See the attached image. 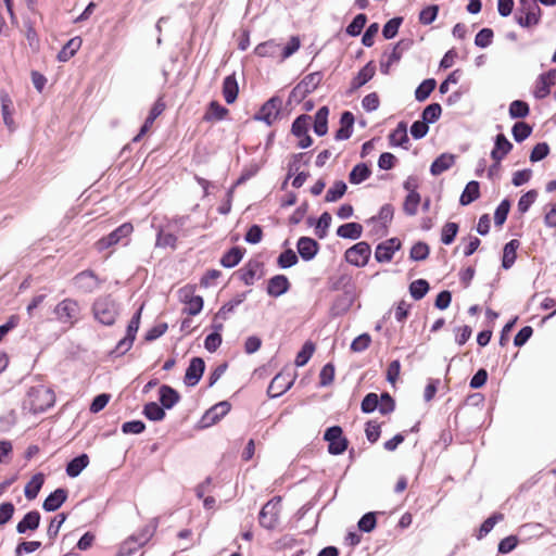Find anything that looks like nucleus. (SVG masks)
<instances>
[{
	"label": "nucleus",
	"mask_w": 556,
	"mask_h": 556,
	"mask_svg": "<svg viewBox=\"0 0 556 556\" xmlns=\"http://www.w3.org/2000/svg\"><path fill=\"white\" fill-rule=\"evenodd\" d=\"M54 402V392L43 384H38L29 388L24 400V408L29 409L33 414H40L52 407Z\"/></svg>",
	"instance_id": "nucleus-1"
},
{
	"label": "nucleus",
	"mask_w": 556,
	"mask_h": 556,
	"mask_svg": "<svg viewBox=\"0 0 556 556\" xmlns=\"http://www.w3.org/2000/svg\"><path fill=\"white\" fill-rule=\"evenodd\" d=\"M92 315L103 326H113L119 315L118 302L111 295L98 296L91 307Z\"/></svg>",
	"instance_id": "nucleus-2"
},
{
	"label": "nucleus",
	"mask_w": 556,
	"mask_h": 556,
	"mask_svg": "<svg viewBox=\"0 0 556 556\" xmlns=\"http://www.w3.org/2000/svg\"><path fill=\"white\" fill-rule=\"evenodd\" d=\"M542 10L536 0H519L515 13V21L523 28L535 26L540 23Z\"/></svg>",
	"instance_id": "nucleus-3"
},
{
	"label": "nucleus",
	"mask_w": 556,
	"mask_h": 556,
	"mask_svg": "<svg viewBox=\"0 0 556 556\" xmlns=\"http://www.w3.org/2000/svg\"><path fill=\"white\" fill-rule=\"evenodd\" d=\"M281 511V496H274L263 505L258 514L260 526L266 530H274L279 522Z\"/></svg>",
	"instance_id": "nucleus-4"
},
{
	"label": "nucleus",
	"mask_w": 556,
	"mask_h": 556,
	"mask_svg": "<svg viewBox=\"0 0 556 556\" xmlns=\"http://www.w3.org/2000/svg\"><path fill=\"white\" fill-rule=\"evenodd\" d=\"M132 231V225L130 223H124L117 228H115L113 231H111L109 235L100 238L96 242V249L99 252H102L118 243H123L124 245H126L128 242V237L131 235Z\"/></svg>",
	"instance_id": "nucleus-5"
},
{
	"label": "nucleus",
	"mask_w": 556,
	"mask_h": 556,
	"mask_svg": "<svg viewBox=\"0 0 556 556\" xmlns=\"http://www.w3.org/2000/svg\"><path fill=\"white\" fill-rule=\"evenodd\" d=\"M414 45V40L412 38H403L397 41L390 53L384 52L382 54V60L380 61V72L383 75H389L390 68L393 64L400 62L403 56V53L408 51Z\"/></svg>",
	"instance_id": "nucleus-6"
},
{
	"label": "nucleus",
	"mask_w": 556,
	"mask_h": 556,
	"mask_svg": "<svg viewBox=\"0 0 556 556\" xmlns=\"http://www.w3.org/2000/svg\"><path fill=\"white\" fill-rule=\"evenodd\" d=\"M323 73L314 72L306 75L290 92L289 102H301L307 94L312 93L321 83Z\"/></svg>",
	"instance_id": "nucleus-7"
},
{
	"label": "nucleus",
	"mask_w": 556,
	"mask_h": 556,
	"mask_svg": "<svg viewBox=\"0 0 556 556\" xmlns=\"http://www.w3.org/2000/svg\"><path fill=\"white\" fill-rule=\"evenodd\" d=\"M53 313L60 323L73 326L78 320L80 306L76 300L67 298L54 307Z\"/></svg>",
	"instance_id": "nucleus-8"
},
{
	"label": "nucleus",
	"mask_w": 556,
	"mask_h": 556,
	"mask_svg": "<svg viewBox=\"0 0 556 556\" xmlns=\"http://www.w3.org/2000/svg\"><path fill=\"white\" fill-rule=\"evenodd\" d=\"M324 440L328 442V452L331 455H341L348 450L349 441L343 435V430L340 426L327 428L324 433Z\"/></svg>",
	"instance_id": "nucleus-9"
},
{
	"label": "nucleus",
	"mask_w": 556,
	"mask_h": 556,
	"mask_svg": "<svg viewBox=\"0 0 556 556\" xmlns=\"http://www.w3.org/2000/svg\"><path fill=\"white\" fill-rule=\"evenodd\" d=\"M370 255V244L366 241H359L345 251L344 258L349 264L355 267H364L367 265Z\"/></svg>",
	"instance_id": "nucleus-10"
},
{
	"label": "nucleus",
	"mask_w": 556,
	"mask_h": 556,
	"mask_svg": "<svg viewBox=\"0 0 556 556\" xmlns=\"http://www.w3.org/2000/svg\"><path fill=\"white\" fill-rule=\"evenodd\" d=\"M282 99L279 96L269 98L254 115L255 121L264 122L267 126H271L275 119L280 115Z\"/></svg>",
	"instance_id": "nucleus-11"
},
{
	"label": "nucleus",
	"mask_w": 556,
	"mask_h": 556,
	"mask_svg": "<svg viewBox=\"0 0 556 556\" xmlns=\"http://www.w3.org/2000/svg\"><path fill=\"white\" fill-rule=\"evenodd\" d=\"M235 275L247 286H252L256 279L264 276V264L258 260H250Z\"/></svg>",
	"instance_id": "nucleus-12"
},
{
	"label": "nucleus",
	"mask_w": 556,
	"mask_h": 556,
	"mask_svg": "<svg viewBox=\"0 0 556 556\" xmlns=\"http://www.w3.org/2000/svg\"><path fill=\"white\" fill-rule=\"evenodd\" d=\"M181 301L186 304L184 312L188 315L195 316L200 314L203 308V298L201 295H194V287L186 286L179 291Z\"/></svg>",
	"instance_id": "nucleus-13"
},
{
	"label": "nucleus",
	"mask_w": 556,
	"mask_h": 556,
	"mask_svg": "<svg viewBox=\"0 0 556 556\" xmlns=\"http://www.w3.org/2000/svg\"><path fill=\"white\" fill-rule=\"evenodd\" d=\"M294 383V376L290 372L281 371L277 374L267 388V394L271 399L279 397L286 393Z\"/></svg>",
	"instance_id": "nucleus-14"
},
{
	"label": "nucleus",
	"mask_w": 556,
	"mask_h": 556,
	"mask_svg": "<svg viewBox=\"0 0 556 556\" xmlns=\"http://www.w3.org/2000/svg\"><path fill=\"white\" fill-rule=\"evenodd\" d=\"M376 74V65L374 61H369L366 63L357 74L352 78L350 83V87L346 90L345 94L351 97L354 94L356 90L366 85L369 80L374 78Z\"/></svg>",
	"instance_id": "nucleus-15"
},
{
	"label": "nucleus",
	"mask_w": 556,
	"mask_h": 556,
	"mask_svg": "<svg viewBox=\"0 0 556 556\" xmlns=\"http://www.w3.org/2000/svg\"><path fill=\"white\" fill-rule=\"evenodd\" d=\"M402 248V242L399 238H390L380 242L375 250V258L378 263H389L392 261L396 251Z\"/></svg>",
	"instance_id": "nucleus-16"
},
{
	"label": "nucleus",
	"mask_w": 556,
	"mask_h": 556,
	"mask_svg": "<svg viewBox=\"0 0 556 556\" xmlns=\"http://www.w3.org/2000/svg\"><path fill=\"white\" fill-rule=\"evenodd\" d=\"M354 288L345 289V291L336 296L330 307L331 316L339 317L349 312L355 301Z\"/></svg>",
	"instance_id": "nucleus-17"
},
{
	"label": "nucleus",
	"mask_w": 556,
	"mask_h": 556,
	"mask_svg": "<svg viewBox=\"0 0 556 556\" xmlns=\"http://www.w3.org/2000/svg\"><path fill=\"white\" fill-rule=\"evenodd\" d=\"M205 370V362L202 357H192L186 369L184 382L188 387H194L201 380Z\"/></svg>",
	"instance_id": "nucleus-18"
},
{
	"label": "nucleus",
	"mask_w": 556,
	"mask_h": 556,
	"mask_svg": "<svg viewBox=\"0 0 556 556\" xmlns=\"http://www.w3.org/2000/svg\"><path fill=\"white\" fill-rule=\"evenodd\" d=\"M73 280L75 287L85 293H91L100 286L98 276L90 269L78 273Z\"/></svg>",
	"instance_id": "nucleus-19"
},
{
	"label": "nucleus",
	"mask_w": 556,
	"mask_h": 556,
	"mask_svg": "<svg viewBox=\"0 0 556 556\" xmlns=\"http://www.w3.org/2000/svg\"><path fill=\"white\" fill-rule=\"evenodd\" d=\"M231 408L228 401H222L205 412L202 416L201 422L203 427H210L218 422L224 416H226Z\"/></svg>",
	"instance_id": "nucleus-20"
},
{
	"label": "nucleus",
	"mask_w": 556,
	"mask_h": 556,
	"mask_svg": "<svg viewBox=\"0 0 556 556\" xmlns=\"http://www.w3.org/2000/svg\"><path fill=\"white\" fill-rule=\"evenodd\" d=\"M290 281L285 275H275L267 281L266 292L271 298H279L290 290Z\"/></svg>",
	"instance_id": "nucleus-21"
},
{
	"label": "nucleus",
	"mask_w": 556,
	"mask_h": 556,
	"mask_svg": "<svg viewBox=\"0 0 556 556\" xmlns=\"http://www.w3.org/2000/svg\"><path fill=\"white\" fill-rule=\"evenodd\" d=\"M296 250L305 262L312 261L319 251V243L311 237H300L296 242Z\"/></svg>",
	"instance_id": "nucleus-22"
},
{
	"label": "nucleus",
	"mask_w": 556,
	"mask_h": 556,
	"mask_svg": "<svg viewBox=\"0 0 556 556\" xmlns=\"http://www.w3.org/2000/svg\"><path fill=\"white\" fill-rule=\"evenodd\" d=\"M514 146L504 134H497L494 138V147L491 151V159L501 162L511 150Z\"/></svg>",
	"instance_id": "nucleus-23"
},
{
	"label": "nucleus",
	"mask_w": 556,
	"mask_h": 556,
	"mask_svg": "<svg viewBox=\"0 0 556 556\" xmlns=\"http://www.w3.org/2000/svg\"><path fill=\"white\" fill-rule=\"evenodd\" d=\"M68 491L64 488H59L51 492L43 501V510L51 513L58 510L67 500Z\"/></svg>",
	"instance_id": "nucleus-24"
},
{
	"label": "nucleus",
	"mask_w": 556,
	"mask_h": 556,
	"mask_svg": "<svg viewBox=\"0 0 556 556\" xmlns=\"http://www.w3.org/2000/svg\"><path fill=\"white\" fill-rule=\"evenodd\" d=\"M41 515L38 510H30L16 525V532L25 534L27 531H35L39 528Z\"/></svg>",
	"instance_id": "nucleus-25"
},
{
	"label": "nucleus",
	"mask_w": 556,
	"mask_h": 556,
	"mask_svg": "<svg viewBox=\"0 0 556 556\" xmlns=\"http://www.w3.org/2000/svg\"><path fill=\"white\" fill-rule=\"evenodd\" d=\"M355 117L352 112L344 111L340 116V128L334 134L336 140H348L353 134Z\"/></svg>",
	"instance_id": "nucleus-26"
},
{
	"label": "nucleus",
	"mask_w": 556,
	"mask_h": 556,
	"mask_svg": "<svg viewBox=\"0 0 556 556\" xmlns=\"http://www.w3.org/2000/svg\"><path fill=\"white\" fill-rule=\"evenodd\" d=\"M159 400L165 409H172L180 401V394L173 387L163 384L159 389Z\"/></svg>",
	"instance_id": "nucleus-27"
},
{
	"label": "nucleus",
	"mask_w": 556,
	"mask_h": 556,
	"mask_svg": "<svg viewBox=\"0 0 556 556\" xmlns=\"http://www.w3.org/2000/svg\"><path fill=\"white\" fill-rule=\"evenodd\" d=\"M389 141L392 147H401L405 150L408 149L409 138L407 135V124L400 122L396 128L390 132Z\"/></svg>",
	"instance_id": "nucleus-28"
},
{
	"label": "nucleus",
	"mask_w": 556,
	"mask_h": 556,
	"mask_svg": "<svg viewBox=\"0 0 556 556\" xmlns=\"http://www.w3.org/2000/svg\"><path fill=\"white\" fill-rule=\"evenodd\" d=\"M251 292V290L244 291L242 293L236 294L230 301L225 303L218 312L215 314V320H226L228 314L232 313L237 306L243 303L247 299V295Z\"/></svg>",
	"instance_id": "nucleus-29"
},
{
	"label": "nucleus",
	"mask_w": 556,
	"mask_h": 556,
	"mask_svg": "<svg viewBox=\"0 0 556 556\" xmlns=\"http://www.w3.org/2000/svg\"><path fill=\"white\" fill-rule=\"evenodd\" d=\"M455 164V155L451 153H442L439 155L430 166V173L433 176H439L445 170L450 169Z\"/></svg>",
	"instance_id": "nucleus-30"
},
{
	"label": "nucleus",
	"mask_w": 556,
	"mask_h": 556,
	"mask_svg": "<svg viewBox=\"0 0 556 556\" xmlns=\"http://www.w3.org/2000/svg\"><path fill=\"white\" fill-rule=\"evenodd\" d=\"M328 116H329V108L324 105L317 110L314 115V132L323 137L328 132Z\"/></svg>",
	"instance_id": "nucleus-31"
},
{
	"label": "nucleus",
	"mask_w": 556,
	"mask_h": 556,
	"mask_svg": "<svg viewBox=\"0 0 556 556\" xmlns=\"http://www.w3.org/2000/svg\"><path fill=\"white\" fill-rule=\"evenodd\" d=\"M519 247L520 242L517 239H511L504 245L502 258V267L504 269L507 270L513 267L517 258V250Z\"/></svg>",
	"instance_id": "nucleus-32"
},
{
	"label": "nucleus",
	"mask_w": 556,
	"mask_h": 556,
	"mask_svg": "<svg viewBox=\"0 0 556 556\" xmlns=\"http://www.w3.org/2000/svg\"><path fill=\"white\" fill-rule=\"evenodd\" d=\"M244 252L245 250L243 248H240L238 245L232 247L223 254V256L219 260V263L225 268H232L241 262Z\"/></svg>",
	"instance_id": "nucleus-33"
},
{
	"label": "nucleus",
	"mask_w": 556,
	"mask_h": 556,
	"mask_svg": "<svg viewBox=\"0 0 556 556\" xmlns=\"http://www.w3.org/2000/svg\"><path fill=\"white\" fill-rule=\"evenodd\" d=\"M89 465V456L85 453L72 458L65 468L66 475L71 478L78 477Z\"/></svg>",
	"instance_id": "nucleus-34"
},
{
	"label": "nucleus",
	"mask_w": 556,
	"mask_h": 556,
	"mask_svg": "<svg viewBox=\"0 0 556 556\" xmlns=\"http://www.w3.org/2000/svg\"><path fill=\"white\" fill-rule=\"evenodd\" d=\"M239 93V86L235 74L228 75L223 81V96L228 104L233 103Z\"/></svg>",
	"instance_id": "nucleus-35"
},
{
	"label": "nucleus",
	"mask_w": 556,
	"mask_h": 556,
	"mask_svg": "<svg viewBox=\"0 0 556 556\" xmlns=\"http://www.w3.org/2000/svg\"><path fill=\"white\" fill-rule=\"evenodd\" d=\"M157 527L159 518H152L148 525H146L137 534L131 535V538L137 542L138 546H143L152 539Z\"/></svg>",
	"instance_id": "nucleus-36"
},
{
	"label": "nucleus",
	"mask_w": 556,
	"mask_h": 556,
	"mask_svg": "<svg viewBox=\"0 0 556 556\" xmlns=\"http://www.w3.org/2000/svg\"><path fill=\"white\" fill-rule=\"evenodd\" d=\"M362 235L363 226L355 222L343 224L337 229V236L343 239L357 240Z\"/></svg>",
	"instance_id": "nucleus-37"
},
{
	"label": "nucleus",
	"mask_w": 556,
	"mask_h": 556,
	"mask_svg": "<svg viewBox=\"0 0 556 556\" xmlns=\"http://www.w3.org/2000/svg\"><path fill=\"white\" fill-rule=\"evenodd\" d=\"M81 38L80 37H74L70 39L61 49V51L58 53L56 59L59 62H67L71 58H73L76 52L81 47Z\"/></svg>",
	"instance_id": "nucleus-38"
},
{
	"label": "nucleus",
	"mask_w": 556,
	"mask_h": 556,
	"mask_svg": "<svg viewBox=\"0 0 556 556\" xmlns=\"http://www.w3.org/2000/svg\"><path fill=\"white\" fill-rule=\"evenodd\" d=\"M480 197V184L477 180L469 181L463 190L459 203L463 206L469 205Z\"/></svg>",
	"instance_id": "nucleus-39"
},
{
	"label": "nucleus",
	"mask_w": 556,
	"mask_h": 556,
	"mask_svg": "<svg viewBox=\"0 0 556 556\" xmlns=\"http://www.w3.org/2000/svg\"><path fill=\"white\" fill-rule=\"evenodd\" d=\"M45 483V475L42 472H38L31 477V479L26 483L24 489L25 497L29 501L35 500L40 492L42 485Z\"/></svg>",
	"instance_id": "nucleus-40"
},
{
	"label": "nucleus",
	"mask_w": 556,
	"mask_h": 556,
	"mask_svg": "<svg viewBox=\"0 0 556 556\" xmlns=\"http://www.w3.org/2000/svg\"><path fill=\"white\" fill-rule=\"evenodd\" d=\"M371 175V169L366 163L356 164L349 174V181L352 185H359Z\"/></svg>",
	"instance_id": "nucleus-41"
},
{
	"label": "nucleus",
	"mask_w": 556,
	"mask_h": 556,
	"mask_svg": "<svg viewBox=\"0 0 556 556\" xmlns=\"http://www.w3.org/2000/svg\"><path fill=\"white\" fill-rule=\"evenodd\" d=\"M327 286L330 291L343 290V292L345 291V289L354 288L352 283V277L348 274L329 277Z\"/></svg>",
	"instance_id": "nucleus-42"
},
{
	"label": "nucleus",
	"mask_w": 556,
	"mask_h": 556,
	"mask_svg": "<svg viewBox=\"0 0 556 556\" xmlns=\"http://www.w3.org/2000/svg\"><path fill=\"white\" fill-rule=\"evenodd\" d=\"M280 51V45L275 40H268L257 45L254 49L255 55L260 58H275Z\"/></svg>",
	"instance_id": "nucleus-43"
},
{
	"label": "nucleus",
	"mask_w": 556,
	"mask_h": 556,
	"mask_svg": "<svg viewBox=\"0 0 556 556\" xmlns=\"http://www.w3.org/2000/svg\"><path fill=\"white\" fill-rule=\"evenodd\" d=\"M143 416L151 421H161L165 418V408L156 402H149L143 406Z\"/></svg>",
	"instance_id": "nucleus-44"
},
{
	"label": "nucleus",
	"mask_w": 556,
	"mask_h": 556,
	"mask_svg": "<svg viewBox=\"0 0 556 556\" xmlns=\"http://www.w3.org/2000/svg\"><path fill=\"white\" fill-rule=\"evenodd\" d=\"M508 114L511 119L525 118L530 114V106L523 100H514L509 104Z\"/></svg>",
	"instance_id": "nucleus-45"
},
{
	"label": "nucleus",
	"mask_w": 556,
	"mask_h": 556,
	"mask_svg": "<svg viewBox=\"0 0 556 556\" xmlns=\"http://www.w3.org/2000/svg\"><path fill=\"white\" fill-rule=\"evenodd\" d=\"M437 86L434 78L425 79L415 90V99L419 102L426 101Z\"/></svg>",
	"instance_id": "nucleus-46"
},
{
	"label": "nucleus",
	"mask_w": 556,
	"mask_h": 556,
	"mask_svg": "<svg viewBox=\"0 0 556 556\" xmlns=\"http://www.w3.org/2000/svg\"><path fill=\"white\" fill-rule=\"evenodd\" d=\"M227 114H228V109H226L225 106L219 104L217 101H212L208 104V109H207L206 113L204 114L203 119L207 121V122L213 121V119L222 121L226 117Z\"/></svg>",
	"instance_id": "nucleus-47"
},
{
	"label": "nucleus",
	"mask_w": 556,
	"mask_h": 556,
	"mask_svg": "<svg viewBox=\"0 0 556 556\" xmlns=\"http://www.w3.org/2000/svg\"><path fill=\"white\" fill-rule=\"evenodd\" d=\"M430 289V285L426 279H417L410 282L409 285V294L410 296L418 301L426 296Z\"/></svg>",
	"instance_id": "nucleus-48"
},
{
	"label": "nucleus",
	"mask_w": 556,
	"mask_h": 556,
	"mask_svg": "<svg viewBox=\"0 0 556 556\" xmlns=\"http://www.w3.org/2000/svg\"><path fill=\"white\" fill-rule=\"evenodd\" d=\"M348 186L343 180H337L334 184L327 190L325 195L326 202H336L340 200L346 192Z\"/></svg>",
	"instance_id": "nucleus-49"
},
{
	"label": "nucleus",
	"mask_w": 556,
	"mask_h": 556,
	"mask_svg": "<svg viewBox=\"0 0 556 556\" xmlns=\"http://www.w3.org/2000/svg\"><path fill=\"white\" fill-rule=\"evenodd\" d=\"M367 15L364 13L357 14L352 22L346 26L345 33L351 37H357L361 35L363 28L367 23Z\"/></svg>",
	"instance_id": "nucleus-50"
},
{
	"label": "nucleus",
	"mask_w": 556,
	"mask_h": 556,
	"mask_svg": "<svg viewBox=\"0 0 556 556\" xmlns=\"http://www.w3.org/2000/svg\"><path fill=\"white\" fill-rule=\"evenodd\" d=\"M532 126L525 122H517L511 128L514 140L518 143L525 141L532 134Z\"/></svg>",
	"instance_id": "nucleus-51"
},
{
	"label": "nucleus",
	"mask_w": 556,
	"mask_h": 556,
	"mask_svg": "<svg viewBox=\"0 0 556 556\" xmlns=\"http://www.w3.org/2000/svg\"><path fill=\"white\" fill-rule=\"evenodd\" d=\"M315 351V345L312 341H306L295 356V365L302 367L307 364Z\"/></svg>",
	"instance_id": "nucleus-52"
},
{
	"label": "nucleus",
	"mask_w": 556,
	"mask_h": 556,
	"mask_svg": "<svg viewBox=\"0 0 556 556\" xmlns=\"http://www.w3.org/2000/svg\"><path fill=\"white\" fill-rule=\"evenodd\" d=\"M442 114V108L439 103L428 104L421 112V119L428 124L435 123Z\"/></svg>",
	"instance_id": "nucleus-53"
},
{
	"label": "nucleus",
	"mask_w": 556,
	"mask_h": 556,
	"mask_svg": "<svg viewBox=\"0 0 556 556\" xmlns=\"http://www.w3.org/2000/svg\"><path fill=\"white\" fill-rule=\"evenodd\" d=\"M429 245L424 241H418L412 247L409 258L414 262L425 261L429 256Z\"/></svg>",
	"instance_id": "nucleus-54"
},
{
	"label": "nucleus",
	"mask_w": 556,
	"mask_h": 556,
	"mask_svg": "<svg viewBox=\"0 0 556 556\" xmlns=\"http://www.w3.org/2000/svg\"><path fill=\"white\" fill-rule=\"evenodd\" d=\"M403 23L402 16H395L389 20L382 27V36L384 39L390 40L394 38L397 33L399 28Z\"/></svg>",
	"instance_id": "nucleus-55"
},
{
	"label": "nucleus",
	"mask_w": 556,
	"mask_h": 556,
	"mask_svg": "<svg viewBox=\"0 0 556 556\" xmlns=\"http://www.w3.org/2000/svg\"><path fill=\"white\" fill-rule=\"evenodd\" d=\"M420 203V194L418 192H409L403 203V211L408 216L417 214L418 205Z\"/></svg>",
	"instance_id": "nucleus-56"
},
{
	"label": "nucleus",
	"mask_w": 556,
	"mask_h": 556,
	"mask_svg": "<svg viewBox=\"0 0 556 556\" xmlns=\"http://www.w3.org/2000/svg\"><path fill=\"white\" fill-rule=\"evenodd\" d=\"M458 224L454 222H447L441 231V242L445 245H448L454 242L457 232H458Z\"/></svg>",
	"instance_id": "nucleus-57"
},
{
	"label": "nucleus",
	"mask_w": 556,
	"mask_h": 556,
	"mask_svg": "<svg viewBox=\"0 0 556 556\" xmlns=\"http://www.w3.org/2000/svg\"><path fill=\"white\" fill-rule=\"evenodd\" d=\"M377 526V513L368 511L364 514L357 522V527L362 532L369 533Z\"/></svg>",
	"instance_id": "nucleus-58"
},
{
	"label": "nucleus",
	"mask_w": 556,
	"mask_h": 556,
	"mask_svg": "<svg viewBox=\"0 0 556 556\" xmlns=\"http://www.w3.org/2000/svg\"><path fill=\"white\" fill-rule=\"evenodd\" d=\"M298 262L299 257L292 249L285 250L277 258V265L283 269L294 266Z\"/></svg>",
	"instance_id": "nucleus-59"
},
{
	"label": "nucleus",
	"mask_w": 556,
	"mask_h": 556,
	"mask_svg": "<svg viewBox=\"0 0 556 556\" xmlns=\"http://www.w3.org/2000/svg\"><path fill=\"white\" fill-rule=\"evenodd\" d=\"M510 206L511 203L508 199L502 200V202L497 205L494 212V223L496 226H502L506 222Z\"/></svg>",
	"instance_id": "nucleus-60"
},
{
	"label": "nucleus",
	"mask_w": 556,
	"mask_h": 556,
	"mask_svg": "<svg viewBox=\"0 0 556 556\" xmlns=\"http://www.w3.org/2000/svg\"><path fill=\"white\" fill-rule=\"evenodd\" d=\"M394 215V207L387 203L380 207L378 216H372L368 219V223H375L380 220L384 227L391 223Z\"/></svg>",
	"instance_id": "nucleus-61"
},
{
	"label": "nucleus",
	"mask_w": 556,
	"mask_h": 556,
	"mask_svg": "<svg viewBox=\"0 0 556 556\" xmlns=\"http://www.w3.org/2000/svg\"><path fill=\"white\" fill-rule=\"evenodd\" d=\"M551 87L548 81L540 74L535 80L533 97L538 100L546 98L551 92Z\"/></svg>",
	"instance_id": "nucleus-62"
},
{
	"label": "nucleus",
	"mask_w": 556,
	"mask_h": 556,
	"mask_svg": "<svg viewBox=\"0 0 556 556\" xmlns=\"http://www.w3.org/2000/svg\"><path fill=\"white\" fill-rule=\"evenodd\" d=\"M379 403L380 400L377 393H367L361 403V409L364 414L374 413L376 409H378Z\"/></svg>",
	"instance_id": "nucleus-63"
},
{
	"label": "nucleus",
	"mask_w": 556,
	"mask_h": 556,
	"mask_svg": "<svg viewBox=\"0 0 556 556\" xmlns=\"http://www.w3.org/2000/svg\"><path fill=\"white\" fill-rule=\"evenodd\" d=\"M66 518L67 515L65 513H60L51 519L47 530V535L50 540L53 541L58 536L60 528L65 522Z\"/></svg>",
	"instance_id": "nucleus-64"
}]
</instances>
